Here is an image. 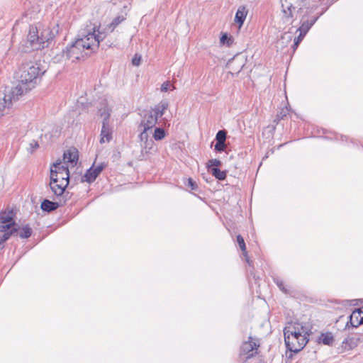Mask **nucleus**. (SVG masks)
Wrapping results in <instances>:
<instances>
[{
    "instance_id": "obj_14",
    "label": "nucleus",
    "mask_w": 363,
    "mask_h": 363,
    "mask_svg": "<svg viewBox=\"0 0 363 363\" xmlns=\"http://www.w3.org/2000/svg\"><path fill=\"white\" fill-rule=\"evenodd\" d=\"M168 106L169 104L167 101H162L153 108H151L150 111L154 112L156 116L159 118L164 115V111L168 108Z\"/></svg>"
},
{
    "instance_id": "obj_19",
    "label": "nucleus",
    "mask_w": 363,
    "mask_h": 363,
    "mask_svg": "<svg viewBox=\"0 0 363 363\" xmlns=\"http://www.w3.org/2000/svg\"><path fill=\"white\" fill-rule=\"evenodd\" d=\"M54 174L57 175L55 178H57V182L61 183H65L67 184H69V173H65L62 172V174H58L56 170H52V168L50 169V174ZM55 177V176L53 177Z\"/></svg>"
},
{
    "instance_id": "obj_3",
    "label": "nucleus",
    "mask_w": 363,
    "mask_h": 363,
    "mask_svg": "<svg viewBox=\"0 0 363 363\" xmlns=\"http://www.w3.org/2000/svg\"><path fill=\"white\" fill-rule=\"evenodd\" d=\"M310 333V329L301 323H288L284 329L286 348L295 353L300 352L308 342Z\"/></svg>"
},
{
    "instance_id": "obj_26",
    "label": "nucleus",
    "mask_w": 363,
    "mask_h": 363,
    "mask_svg": "<svg viewBox=\"0 0 363 363\" xmlns=\"http://www.w3.org/2000/svg\"><path fill=\"white\" fill-rule=\"evenodd\" d=\"M125 18L123 16H116L112 22L110 23L109 27L112 28V30L118 26L121 23H122Z\"/></svg>"
},
{
    "instance_id": "obj_12",
    "label": "nucleus",
    "mask_w": 363,
    "mask_h": 363,
    "mask_svg": "<svg viewBox=\"0 0 363 363\" xmlns=\"http://www.w3.org/2000/svg\"><path fill=\"white\" fill-rule=\"evenodd\" d=\"M32 234V229L28 225H23L22 228H17L16 227L15 231L12 232L11 235L19 237L25 239L29 238Z\"/></svg>"
},
{
    "instance_id": "obj_7",
    "label": "nucleus",
    "mask_w": 363,
    "mask_h": 363,
    "mask_svg": "<svg viewBox=\"0 0 363 363\" xmlns=\"http://www.w3.org/2000/svg\"><path fill=\"white\" fill-rule=\"evenodd\" d=\"M259 347V342L255 341L252 337H249L248 340L244 342L240 347V357L248 359L254 357L257 354Z\"/></svg>"
},
{
    "instance_id": "obj_31",
    "label": "nucleus",
    "mask_w": 363,
    "mask_h": 363,
    "mask_svg": "<svg viewBox=\"0 0 363 363\" xmlns=\"http://www.w3.org/2000/svg\"><path fill=\"white\" fill-rule=\"evenodd\" d=\"M226 147L225 142H216L215 150L218 152L224 151Z\"/></svg>"
},
{
    "instance_id": "obj_20",
    "label": "nucleus",
    "mask_w": 363,
    "mask_h": 363,
    "mask_svg": "<svg viewBox=\"0 0 363 363\" xmlns=\"http://www.w3.org/2000/svg\"><path fill=\"white\" fill-rule=\"evenodd\" d=\"M68 164H67L66 163H62L61 162H57L53 164L52 167L51 168H52V170H56V172L58 173V174H62V172H65V173H69V169H68Z\"/></svg>"
},
{
    "instance_id": "obj_28",
    "label": "nucleus",
    "mask_w": 363,
    "mask_h": 363,
    "mask_svg": "<svg viewBox=\"0 0 363 363\" xmlns=\"http://www.w3.org/2000/svg\"><path fill=\"white\" fill-rule=\"evenodd\" d=\"M227 136V132L225 130H219L216 135V140L217 142H225Z\"/></svg>"
},
{
    "instance_id": "obj_16",
    "label": "nucleus",
    "mask_w": 363,
    "mask_h": 363,
    "mask_svg": "<svg viewBox=\"0 0 363 363\" xmlns=\"http://www.w3.org/2000/svg\"><path fill=\"white\" fill-rule=\"evenodd\" d=\"M360 342L359 337H350L342 342V347H344L345 350H352L357 347Z\"/></svg>"
},
{
    "instance_id": "obj_21",
    "label": "nucleus",
    "mask_w": 363,
    "mask_h": 363,
    "mask_svg": "<svg viewBox=\"0 0 363 363\" xmlns=\"http://www.w3.org/2000/svg\"><path fill=\"white\" fill-rule=\"evenodd\" d=\"M247 12L245 7L239 8L235 13V21L240 26L244 23Z\"/></svg>"
},
{
    "instance_id": "obj_17",
    "label": "nucleus",
    "mask_w": 363,
    "mask_h": 363,
    "mask_svg": "<svg viewBox=\"0 0 363 363\" xmlns=\"http://www.w3.org/2000/svg\"><path fill=\"white\" fill-rule=\"evenodd\" d=\"M318 16L313 17L310 21H304L302 22L301 26L297 29V31L301 32L303 34H306L310 28L313 26V24L316 22L318 20Z\"/></svg>"
},
{
    "instance_id": "obj_27",
    "label": "nucleus",
    "mask_w": 363,
    "mask_h": 363,
    "mask_svg": "<svg viewBox=\"0 0 363 363\" xmlns=\"http://www.w3.org/2000/svg\"><path fill=\"white\" fill-rule=\"evenodd\" d=\"M99 113L101 117H104L103 120H106V121L109 122V117H110V110L108 107L105 106L102 108H100L99 111Z\"/></svg>"
},
{
    "instance_id": "obj_22",
    "label": "nucleus",
    "mask_w": 363,
    "mask_h": 363,
    "mask_svg": "<svg viewBox=\"0 0 363 363\" xmlns=\"http://www.w3.org/2000/svg\"><path fill=\"white\" fill-rule=\"evenodd\" d=\"M292 40V35L290 33H284L280 40L277 42V45L284 48Z\"/></svg>"
},
{
    "instance_id": "obj_37",
    "label": "nucleus",
    "mask_w": 363,
    "mask_h": 363,
    "mask_svg": "<svg viewBox=\"0 0 363 363\" xmlns=\"http://www.w3.org/2000/svg\"><path fill=\"white\" fill-rule=\"evenodd\" d=\"M306 35V34H303V33L299 32V35H298V37L294 39L296 43L299 44L302 41Z\"/></svg>"
},
{
    "instance_id": "obj_4",
    "label": "nucleus",
    "mask_w": 363,
    "mask_h": 363,
    "mask_svg": "<svg viewBox=\"0 0 363 363\" xmlns=\"http://www.w3.org/2000/svg\"><path fill=\"white\" fill-rule=\"evenodd\" d=\"M158 118L155 113L150 110H148L143 115L138 129L140 130L139 138L142 143L141 146L145 148H150L153 143L151 139H149L148 130H151L157 124Z\"/></svg>"
},
{
    "instance_id": "obj_38",
    "label": "nucleus",
    "mask_w": 363,
    "mask_h": 363,
    "mask_svg": "<svg viewBox=\"0 0 363 363\" xmlns=\"http://www.w3.org/2000/svg\"><path fill=\"white\" fill-rule=\"evenodd\" d=\"M291 9H294V7L292 6V5H291L290 6H288L287 7V10L286 9H283V11L284 13L287 15L288 14V17H291L292 15H291Z\"/></svg>"
},
{
    "instance_id": "obj_29",
    "label": "nucleus",
    "mask_w": 363,
    "mask_h": 363,
    "mask_svg": "<svg viewBox=\"0 0 363 363\" xmlns=\"http://www.w3.org/2000/svg\"><path fill=\"white\" fill-rule=\"evenodd\" d=\"M221 164V162L218 159H211L208 160L207 167L209 171H211V168L218 167Z\"/></svg>"
},
{
    "instance_id": "obj_41",
    "label": "nucleus",
    "mask_w": 363,
    "mask_h": 363,
    "mask_svg": "<svg viewBox=\"0 0 363 363\" xmlns=\"http://www.w3.org/2000/svg\"><path fill=\"white\" fill-rule=\"evenodd\" d=\"M360 308V310H361V311H362V315H363V306H362V307H361V308Z\"/></svg>"
},
{
    "instance_id": "obj_34",
    "label": "nucleus",
    "mask_w": 363,
    "mask_h": 363,
    "mask_svg": "<svg viewBox=\"0 0 363 363\" xmlns=\"http://www.w3.org/2000/svg\"><path fill=\"white\" fill-rule=\"evenodd\" d=\"M187 185L192 190H196L198 188V186H197L196 182H194L191 178H189Z\"/></svg>"
},
{
    "instance_id": "obj_23",
    "label": "nucleus",
    "mask_w": 363,
    "mask_h": 363,
    "mask_svg": "<svg viewBox=\"0 0 363 363\" xmlns=\"http://www.w3.org/2000/svg\"><path fill=\"white\" fill-rule=\"evenodd\" d=\"M213 176H214L218 180H223L226 177V172L225 171H221L218 167L211 168V171H210Z\"/></svg>"
},
{
    "instance_id": "obj_33",
    "label": "nucleus",
    "mask_w": 363,
    "mask_h": 363,
    "mask_svg": "<svg viewBox=\"0 0 363 363\" xmlns=\"http://www.w3.org/2000/svg\"><path fill=\"white\" fill-rule=\"evenodd\" d=\"M237 242L240 246V250H246L245 242L243 238L240 235L237 236Z\"/></svg>"
},
{
    "instance_id": "obj_18",
    "label": "nucleus",
    "mask_w": 363,
    "mask_h": 363,
    "mask_svg": "<svg viewBox=\"0 0 363 363\" xmlns=\"http://www.w3.org/2000/svg\"><path fill=\"white\" fill-rule=\"evenodd\" d=\"M94 171V164L86 172L84 175L83 176L82 180V182H86L88 183H91L96 179V175L95 174Z\"/></svg>"
},
{
    "instance_id": "obj_30",
    "label": "nucleus",
    "mask_w": 363,
    "mask_h": 363,
    "mask_svg": "<svg viewBox=\"0 0 363 363\" xmlns=\"http://www.w3.org/2000/svg\"><path fill=\"white\" fill-rule=\"evenodd\" d=\"M105 167H106V164L104 162L100 163L96 166L94 165V171L93 172H94L96 177H98L100 174V173L103 171V169H104Z\"/></svg>"
},
{
    "instance_id": "obj_39",
    "label": "nucleus",
    "mask_w": 363,
    "mask_h": 363,
    "mask_svg": "<svg viewBox=\"0 0 363 363\" xmlns=\"http://www.w3.org/2000/svg\"><path fill=\"white\" fill-rule=\"evenodd\" d=\"M244 256H245V257L246 259L247 262L249 264H251V262H250L249 258H248V255H247V251H245Z\"/></svg>"
},
{
    "instance_id": "obj_9",
    "label": "nucleus",
    "mask_w": 363,
    "mask_h": 363,
    "mask_svg": "<svg viewBox=\"0 0 363 363\" xmlns=\"http://www.w3.org/2000/svg\"><path fill=\"white\" fill-rule=\"evenodd\" d=\"M100 143H104L105 142H110L112 139V131L111 128L109 127L108 122L106 120H103L102 121V128L100 134Z\"/></svg>"
},
{
    "instance_id": "obj_25",
    "label": "nucleus",
    "mask_w": 363,
    "mask_h": 363,
    "mask_svg": "<svg viewBox=\"0 0 363 363\" xmlns=\"http://www.w3.org/2000/svg\"><path fill=\"white\" fill-rule=\"evenodd\" d=\"M220 42L222 45L230 46L233 44V40L230 36H228L227 33H224L220 37Z\"/></svg>"
},
{
    "instance_id": "obj_1",
    "label": "nucleus",
    "mask_w": 363,
    "mask_h": 363,
    "mask_svg": "<svg viewBox=\"0 0 363 363\" xmlns=\"http://www.w3.org/2000/svg\"><path fill=\"white\" fill-rule=\"evenodd\" d=\"M45 72V69L40 63L24 65L17 85L4 91V97L0 100V116L9 114L18 100L40 82Z\"/></svg>"
},
{
    "instance_id": "obj_36",
    "label": "nucleus",
    "mask_w": 363,
    "mask_h": 363,
    "mask_svg": "<svg viewBox=\"0 0 363 363\" xmlns=\"http://www.w3.org/2000/svg\"><path fill=\"white\" fill-rule=\"evenodd\" d=\"M141 57L135 55L132 60V63L135 66H138L140 63Z\"/></svg>"
},
{
    "instance_id": "obj_10",
    "label": "nucleus",
    "mask_w": 363,
    "mask_h": 363,
    "mask_svg": "<svg viewBox=\"0 0 363 363\" xmlns=\"http://www.w3.org/2000/svg\"><path fill=\"white\" fill-rule=\"evenodd\" d=\"M348 323H350L354 328H357L363 324V315L360 308L355 309L352 311L350 316V321L347 325H348Z\"/></svg>"
},
{
    "instance_id": "obj_35",
    "label": "nucleus",
    "mask_w": 363,
    "mask_h": 363,
    "mask_svg": "<svg viewBox=\"0 0 363 363\" xmlns=\"http://www.w3.org/2000/svg\"><path fill=\"white\" fill-rule=\"evenodd\" d=\"M29 146L28 151L32 153L39 147V145L38 142L33 141L30 143Z\"/></svg>"
},
{
    "instance_id": "obj_40",
    "label": "nucleus",
    "mask_w": 363,
    "mask_h": 363,
    "mask_svg": "<svg viewBox=\"0 0 363 363\" xmlns=\"http://www.w3.org/2000/svg\"><path fill=\"white\" fill-rule=\"evenodd\" d=\"M298 45H299V44H296V41L294 40V44H293V45H292V47H293V48H294V50H295L297 48V47L298 46Z\"/></svg>"
},
{
    "instance_id": "obj_5",
    "label": "nucleus",
    "mask_w": 363,
    "mask_h": 363,
    "mask_svg": "<svg viewBox=\"0 0 363 363\" xmlns=\"http://www.w3.org/2000/svg\"><path fill=\"white\" fill-rule=\"evenodd\" d=\"M52 38V33L48 30H45L38 35V29L35 26H30L27 36L26 47L32 50H40L44 48V44Z\"/></svg>"
},
{
    "instance_id": "obj_15",
    "label": "nucleus",
    "mask_w": 363,
    "mask_h": 363,
    "mask_svg": "<svg viewBox=\"0 0 363 363\" xmlns=\"http://www.w3.org/2000/svg\"><path fill=\"white\" fill-rule=\"evenodd\" d=\"M60 206V204L58 202L44 199L41 203L40 208L43 211L49 213L56 210Z\"/></svg>"
},
{
    "instance_id": "obj_2",
    "label": "nucleus",
    "mask_w": 363,
    "mask_h": 363,
    "mask_svg": "<svg viewBox=\"0 0 363 363\" xmlns=\"http://www.w3.org/2000/svg\"><path fill=\"white\" fill-rule=\"evenodd\" d=\"M106 37L105 32L99 30L94 26L92 31H88L86 34L77 38L61 52L60 57H55L56 62L71 61L72 62L80 60L85 57L96 52L100 42Z\"/></svg>"
},
{
    "instance_id": "obj_6",
    "label": "nucleus",
    "mask_w": 363,
    "mask_h": 363,
    "mask_svg": "<svg viewBox=\"0 0 363 363\" xmlns=\"http://www.w3.org/2000/svg\"><path fill=\"white\" fill-rule=\"evenodd\" d=\"M0 248L1 245L6 241L16 230V223L13 218L5 212L0 213Z\"/></svg>"
},
{
    "instance_id": "obj_24",
    "label": "nucleus",
    "mask_w": 363,
    "mask_h": 363,
    "mask_svg": "<svg viewBox=\"0 0 363 363\" xmlns=\"http://www.w3.org/2000/svg\"><path fill=\"white\" fill-rule=\"evenodd\" d=\"M166 135L165 131L162 128H156L153 133V138L155 140H161Z\"/></svg>"
},
{
    "instance_id": "obj_13",
    "label": "nucleus",
    "mask_w": 363,
    "mask_h": 363,
    "mask_svg": "<svg viewBox=\"0 0 363 363\" xmlns=\"http://www.w3.org/2000/svg\"><path fill=\"white\" fill-rule=\"evenodd\" d=\"M335 341L334 335L331 332L322 333L318 337V344L331 346Z\"/></svg>"
},
{
    "instance_id": "obj_11",
    "label": "nucleus",
    "mask_w": 363,
    "mask_h": 363,
    "mask_svg": "<svg viewBox=\"0 0 363 363\" xmlns=\"http://www.w3.org/2000/svg\"><path fill=\"white\" fill-rule=\"evenodd\" d=\"M63 160L64 162L67 164H70L71 166H74L77 164L78 160V153L77 151L74 150H69L67 152H65L63 155Z\"/></svg>"
},
{
    "instance_id": "obj_32",
    "label": "nucleus",
    "mask_w": 363,
    "mask_h": 363,
    "mask_svg": "<svg viewBox=\"0 0 363 363\" xmlns=\"http://www.w3.org/2000/svg\"><path fill=\"white\" fill-rule=\"evenodd\" d=\"M174 89V86L173 85H172L169 82H165L161 86L162 91H167L169 89Z\"/></svg>"
},
{
    "instance_id": "obj_8",
    "label": "nucleus",
    "mask_w": 363,
    "mask_h": 363,
    "mask_svg": "<svg viewBox=\"0 0 363 363\" xmlns=\"http://www.w3.org/2000/svg\"><path fill=\"white\" fill-rule=\"evenodd\" d=\"M54 176L57 177V175L54 174H51L50 175V189L56 196H61L64 194L68 184L57 182V178L53 177Z\"/></svg>"
}]
</instances>
